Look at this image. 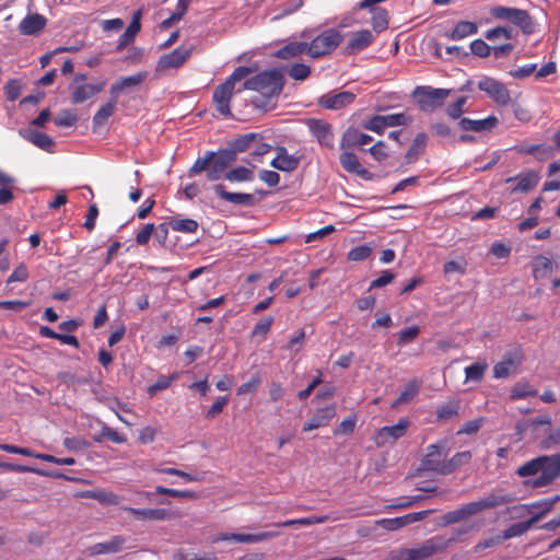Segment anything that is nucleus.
Here are the masks:
<instances>
[{"mask_svg": "<svg viewBox=\"0 0 560 560\" xmlns=\"http://www.w3.org/2000/svg\"><path fill=\"white\" fill-rule=\"evenodd\" d=\"M340 164L349 173L357 174L366 180L372 179V174L366 168L362 167L355 154L351 152L345 151L340 155Z\"/></svg>", "mask_w": 560, "mask_h": 560, "instance_id": "19", "label": "nucleus"}, {"mask_svg": "<svg viewBox=\"0 0 560 560\" xmlns=\"http://www.w3.org/2000/svg\"><path fill=\"white\" fill-rule=\"evenodd\" d=\"M558 268V264L551 261L545 256H537L533 261V275L536 280L546 278L555 269Z\"/></svg>", "mask_w": 560, "mask_h": 560, "instance_id": "28", "label": "nucleus"}, {"mask_svg": "<svg viewBox=\"0 0 560 560\" xmlns=\"http://www.w3.org/2000/svg\"><path fill=\"white\" fill-rule=\"evenodd\" d=\"M372 253V247L369 245H361L352 248L348 254V259L351 261H362L366 259Z\"/></svg>", "mask_w": 560, "mask_h": 560, "instance_id": "54", "label": "nucleus"}, {"mask_svg": "<svg viewBox=\"0 0 560 560\" xmlns=\"http://www.w3.org/2000/svg\"><path fill=\"white\" fill-rule=\"evenodd\" d=\"M458 411L459 400H451L438 408L436 417L441 421H446L458 416Z\"/></svg>", "mask_w": 560, "mask_h": 560, "instance_id": "41", "label": "nucleus"}, {"mask_svg": "<svg viewBox=\"0 0 560 560\" xmlns=\"http://www.w3.org/2000/svg\"><path fill=\"white\" fill-rule=\"evenodd\" d=\"M124 510L135 515L139 521H162L178 517L176 512L166 509H135L126 506Z\"/></svg>", "mask_w": 560, "mask_h": 560, "instance_id": "15", "label": "nucleus"}, {"mask_svg": "<svg viewBox=\"0 0 560 560\" xmlns=\"http://www.w3.org/2000/svg\"><path fill=\"white\" fill-rule=\"evenodd\" d=\"M47 20L38 13L27 14L19 24V31L23 35H35L44 30Z\"/></svg>", "mask_w": 560, "mask_h": 560, "instance_id": "18", "label": "nucleus"}, {"mask_svg": "<svg viewBox=\"0 0 560 560\" xmlns=\"http://www.w3.org/2000/svg\"><path fill=\"white\" fill-rule=\"evenodd\" d=\"M276 536V533L266 532L259 534H221L217 540H234L236 542H257Z\"/></svg>", "mask_w": 560, "mask_h": 560, "instance_id": "27", "label": "nucleus"}, {"mask_svg": "<svg viewBox=\"0 0 560 560\" xmlns=\"http://www.w3.org/2000/svg\"><path fill=\"white\" fill-rule=\"evenodd\" d=\"M307 52L306 42H290L275 51L273 56L279 59H291L301 56L303 52Z\"/></svg>", "mask_w": 560, "mask_h": 560, "instance_id": "26", "label": "nucleus"}, {"mask_svg": "<svg viewBox=\"0 0 560 560\" xmlns=\"http://www.w3.org/2000/svg\"><path fill=\"white\" fill-rule=\"evenodd\" d=\"M253 72L254 70L250 67H237L214 89L212 101L217 113L221 117L229 118L231 116L230 101L235 90L237 92H242L243 90L258 92L265 101L255 97L253 102L257 107H266L271 98L281 93L284 85V78L280 69L273 68L265 70L247 79Z\"/></svg>", "mask_w": 560, "mask_h": 560, "instance_id": "1", "label": "nucleus"}, {"mask_svg": "<svg viewBox=\"0 0 560 560\" xmlns=\"http://www.w3.org/2000/svg\"><path fill=\"white\" fill-rule=\"evenodd\" d=\"M479 90L487 93V95L498 105L505 106L511 101L510 91L503 84L502 82L490 78V77H483L478 82Z\"/></svg>", "mask_w": 560, "mask_h": 560, "instance_id": "10", "label": "nucleus"}, {"mask_svg": "<svg viewBox=\"0 0 560 560\" xmlns=\"http://www.w3.org/2000/svg\"><path fill=\"white\" fill-rule=\"evenodd\" d=\"M190 54L191 47L178 46L170 54L163 55L159 63L162 68H178L188 59Z\"/></svg>", "mask_w": 560, "mask_h": 560, "instance_id": "16", "label": "nucleus"}, {"mask_svg": "<svg viewBox=\"0 0 560 560\" xmlns=\"http://www.w3.org/2000/svg\"><path fill=\"white\" fill-rule=\"evenodd\" d=\"M75 497L78 498H91L97 500L102 504L106 505H117L120 503V497L113 493V492H106V491H92L86 490L82 491L80 493H77Z\"/></svg>", "mask_w": 560, "mask_h": 560, "instance_id": "30", "label": "nucleus"}, {"mask_svg": "<svg viewBox=\"0 0 560 560\" xmlns=\"http://www.w3.org/2000/svg\"><path fill=\"white\" fill-rule=\"evenodd\" d=\"M141 10H138L133 13L131 22L129 23L126 31L121 34L118 45L116 46V50L119 51L125 48L129 43L135 40L136 35L141 30Z\"/></svg>", "mask_w": 560, "mask_h": 560, "instance_id": "23", "label": "nucleus"}, {"mask_svg": "<svg viewBox=\"0 0 560 560\" xmlns=\"http://www.w3.org/2000/svg\"><path fill=\"white\" fill-rule=\"evenodd\" d=\"M539 180V176L536 172H528L523 176H520L517 185L513 188V191L528 192L534 189Z\"/></svg>", "mask_w": 560, "mask_h": 560, "instance_id": "39", "label": "nucleus"}, {"mask_svg": "<svg viewBox=\"0 0 560 560\" xmlns=\"http://www.w3.org/2000/svg\"><path fill=\"white\" fill-rule=\"evenodd\" d=\"M176 378V375H172L170 377H166V376H162L161 378H159L154 384H152L151 386H149L148 388V393L150 396H153L155 395L159 390H163V389H166L173 380Z\"/></svg>", "mask_w": 560, "mask_h": 560, "instance_id": "61", "label": "nucleus"}, {"mask_svg": "<svg viewBox=\"0 0 560 560\" xmlns=\"http://www.w3.org/2000/svg\"><path fill=\"white\" fill-rule=\"evenodd\" d=\"M514 500L515 498L511 494L490 493L479 501L467 503L457 510L445 513L441 518L440 526H447L462 522L470 516L477 515L485 510L509 504Z\"/></svg>", "mask_w": 560, "mask_h": 560, "instance_id": "4", "label": "nucleus"}, {"mask_svg": "<svg viewBox=\"0 0 560 560\" xmlns=\"http://www.w3.org/2000/svg\"><path fill=\"white\" fill-rule=\"evenodd\" d=\"M354 100L355 94L349 91H342L322 95L318 100V104L326 109L338 110L352 104Z\"/></svg>", "mask_w": 560, "mask_h": 560, "instance_id": "14", "label": "nucleus"}, {"mask_svg": "<svg viewBox=\"0 0 560 560\" xmlns=\"http://www.w3.org/2000/svg\"><path fill=\"white\" fill-rule=\"evenodd\" d=\"M372 16V26L374 31L382 32L388 26V14L384 9L375 8L371 10Z\"/></svg>", "mask_w": 560, "mask_h": 560, "instance_id": "43", "label": "nucleus"}, {"mask_svg": "<svg viewBox=\"0 0 560 560\" xmlns=\"http://www.w3.org/2000/svg\"><path fill=\"white\" fill-rule=\"evenodd\" d=\"M537 68L536 63H528L511 70L509 73L515 79H524L529 77Z\"/></svg>", "mask_w": 560, "mask_h": 560, "instance_id": "63", "label": "nucleus"}, {"mask_svg": "<svg viewBox=\"0 0 560 560\" xmlns=\"http://www.w3.org/2000/svg\"><path fill=\"white\" fill-rule=\"evenodd\" d=\"M455 541V537H451L450 539H444L441 536H435L427 539L417 548H410L404 550V556L406 560H421L432 557L438 552H442L447 549V547Z\"/></svg>", "mask_w": 560, "mask_h": 560, "instance_id": "6", "label": "nucleus"}, {"mask_svg": "<svg viewBox=\"0 0 560 560\" xmlns=\"http://www.w3.org/2000/svg\"><path fill=\"white\" fill-rule=\"evenodd\" d=\"M467 96H459L455 102L451 103L446 107V114L453 118L457 119L464 113V106L467 103Z\"/></svg>", "mask_w": 560, "mask_h": 560, "instance_id": "51", "label": "nucleus"}, {"mask_svg": "<svg viewBox=\"0 0 560 560\" xmlns=\"http://www.w3.org/2000/svg\"><path fill=\"white\" fill-rule=\"evenodd\" d=\"M147 72H137L132 75L121 78L110 86V96L117 100L119 94L126 89L140 85L147 78Z\"/></svg>", "mask_w": 560, "mask_h": 560, "instance_id": "21", "label": "nucleus"}, {"mask_svg": "<svg viewBox=\"0 0 560 560\" xmlns=\"http://www.w3.org/2000/svg\"><path fill=\"white\" fill-rule=\"evenodd\" d=\"M425 142H413L405 154L406 164L416 162L424 153Z\"/></svg>", "mask_w": 560, "mask_h": 560, "instance_id": "55", "label": "nucleus"}, {"mask_svg": "<svg viewBox=\"0 0 560 560\" xmlns=\"http://www.w3.org/2000/svg\"><path fill=\"white\" fill-rule=\"evenodd\" d=\"M537 392L527 383L516 384L511 390V398L518 399L527 396H536Z\"/></svg>", "mask_w": 560, "mask_h": 560, "instance_id": "50", "label": "nucleus"}, {"mask_svg": "<svg viewBox=\"0 0 560 560\" xmlns=\"http://www.w3.org/2000/svg\"><path fill=\"white\" fill-rule=\"evenodd\" d=\"M77 121V115L74 112L65 109L58 113L55 117V124L59 127H70Z\"/></svg>", "mask_w": 560, "mask_h": 560, "instance_id": "52", "label": "nucleus"}, {"mask_svg": "<svg viewBox=\"0 0 560 560\" xmlns=\"http://www.w3.org/2000/svg\"><path fill=\"white\" fill-rule=\"evenodd\" d=\"M117 100L110 98L109 102L103 104L98 110L95 113L93 117V124L96 126H102L106 124L108 118L114 114L116 108Z\"/></svg>", "mask_w": 560, "mask_h": 560, "instance_id": "36", "label": "nucleus"}, {"mask_svg": "<svg viewBox=\"0 0 560 560\" xmlns=\"http://www.w3.org/2000/svg\"><path fill=\"white\" fill-rule=\"evenodd\" d=\"M421 387V381L412 380L410 381L405 389L399 394L396 400L393 402L392 407H397L401 404H406L410 401L417 394L419 393Z\"/></svg>", "mask_w": 560, "mask_h": 560, "instance_id": "33", "label": "nucleus"}, {"mask_svg": "<svg viewBox=\"0 0 560 560\" xmlns=\"http://www.w3.org/2000/svg\"><path fill=\"white\" fill-rule=\"evenodd\" d=\"M478 32V27L474 22L460 21L453 31L447 35L453 40L465 38L466 36L474 35Z\"/></svg>", "mask_w": 560, "mask_h": 560, "instance_id": "32", "label": "nucleus"}, {"mask_svg": "<svg viewBox=\"0 0 560 560\" xmlns=\"http://www.w3.org/2000/svg\"><path fill=\"white\" fill-rule=\"evenodd\" d=\"M4 95L8 101L14 102L16 101L21 95V84L19 80L11 79L8 81V83L4 86Z\"/></svg>", "mask_w": 560, "mask_h": 560, "instance_id": "53", "label": "nucleus"}, {"mask_svg": "<svg viewBox=\"0 0 560 560\" xmlns=\"http://www.w3.org/2000/svg\"><path fill=\"white\" fill-rule=\"evenodd\" d=\"M515 370H516V365H515L514 361L511 359H509V360L505 359L494 365L493 374H494V377L501 378V377L509 376Z\"/></svg>", "mask_w": 560, "mask_h": 560, "instance_id": "47", "label": "nucleus"}, {"mask_svg": "<svg viewBox=\"0 0 560 560\" xmlns=\"http://www.w3.org/2000/svg\"><path fill=\"white\" fill-rule=\"evenodd\" d=\"M343 35L336 28H328L307 43V55L314 59L331 54L342 42Z\"/></svg>", "mask_w": 560, "mask_h": 560, "instance_id": "5", "label": "nucleus"}, {"mask_svg": "<svg viewBox=\"0 0 560 560\" xmlns=\"http://www.w3.org/2000/svg\"><path fill=\"white\" fill-rule=\"evenodd\" d=\"M500 37H504L505 39L512 38V30L503 26H498L495 28L488 30L486 32V38L489 40H493Z\"/></svg>", "mask_w": 560, "mask_h": 560, "instance_id": "60", "label": "nucleus"}, {"mask_svg": "<svg viewBox=\"0 0 560 560\" xmlns=\"http://www.w3.org/2000/svg\"><path fill=\"white\" fill-rule=\"evenodd\" d=\"M540 521V515H533L530 518L511 525L502 533V538L504 540L510 539L512 537L521 536L525 534L529 528H532L537 522Z\"/></svg>", "mask_w": 560, "mask_h": 560, "instance_id": "29", "label": "nucleus"}, {"mask_svg": "<svg viewBox=\"0 0 560 560\" xmlns=\"http://www.w3.org/2000/svg\"><path fill=\"white\" fill-rule=\"evenodd\" d=\"M261 380L257 374L253 376L248 382L242 384L237 389V395H245L257 390Z\"/></svg>", "mask_w": 560, "mask_h": 560, "instance_id": "64", "label": "nucleus"}, {"mask_svg": "<svg viewBox=\"0 0 560 560\" xmlns=\"http://www.w3.org/2000/svg\"><path fill=\"white\" fill-rule=\"evenodd\" d=\"M388 127L389 117L384 115H375L364 124V129L371 130L377 135H382Z\"/></svg>", "mask_w": 560, "mask_h": 560, "instance_id": "40", "label": "nucleus"}, {"mask_svg": "<svg viewBox=\"0 0 560 560\" xmlns=\"http://www.w3.org/2000/svg\"><path fill=\"white\" fill-rule=\"evenodd\" d=\"M470 50L474 55L486 58L491 54V47L482 39H475L470 43Z\"/></svg>", "mask_w": 560, "mask_h": 560, "instance_id": "56", "label": "nucleus"}, {"mask_svg": "<svg viewBox=\"0 0 560 560\" xmlns=\"http://www.w3.org/2000/svg\"><path fill=\"white\" fill-rule=\"evenodd\" d=\"M409 423L407 419L401 418L395 425L380 429L375 435L376 445L382 447L388 443H394L406 433Z\"/></svg>", "mask_w": 560, "mask_h": 560, "instance_id": "12", "label": "nucleus"}, {"mask_svg": "<svg viewBox=\"0 0 560 560\" xmlns=\"http://www.w3.org/2000/svg\"><path fill=\"white\" fill-rule=\"evenodd\" d=\"M471 459V453L469 451L459 452L455 454L451 459L445 460L443 469L444 475H450L458 469L460 466L467 464Z\"/></svg>", "mask_w": 560, "mask_h": 560, "instance_id": "34", "label": "nucleus"}, {"mask_svg": "<svg viewBox=\"0 0 560 560\" xmlns=\"http://www.w3.org/2000/svg\"><path fill=\"white\" fill-rule=\"evenodd\" d=\"M433 512H434L433 510H425V511L410 513V514L395 517V518H384V520L377 521L376 524L386 530H397V529L405 527L407 525H410L415 522H419V521L427 518Z\"/></svg>", "mask_w": 560, "mask_h": 560, "instance_id": "13", "label": "nucleus"}, {"mask_svg": "<svg viewBox=\"0 0 560 560\" xmlns=\"http://www.w3.org/2000/svg\"><path fill=\"white\" fill-rule=\"evenodd\" d=\"M222 178H225L230 182H249L253 180L254 173L252 170L245 166H237L225 172Z\"/></svg>", "mask_w": 560, "mask_h": 560, "instance_id": "38", "label": "nucleus"}, {"mask_svg": "<svg viewBox=\"0 0 560 560\" xmlns=\"http://www.w3.org/2000/svg\"><path fill=\"white\" fill-rule=\"evenodd\" d=\"M168 224L174 231L185 232V233H192V232H196L198 229L197 221H195L192 219H182V220L171 219L168 221Z\"/></svg>", "mask_w": 560, "mask_h": 560, "instance_id": "44", "label": "nucleus"}, {"mask_svg": "<svg viewBox=\"0 0 560 560\" xmlns=\"http://www.w3.org/2000/svg\"><path fill=\"white\" fill-rule=\"evenodd\" d=\"M498 124V118L495 116H489L485 119H470V118H462L458 121L460 129L466 131H486L491 130Z\"/></svg>", "mask_w": 560, "mask_h": 560, "instance_id": "22", "label": "nucleus"}, {"mask_svg": "<svg viewBox=\"0 0 560 560\" xmlns=\"http://www.w3.org/2000/svg\"><path fill=\"white\" fill-rule=\"evenodd\" d=\"M300 159L293 155L276 156L271 161V166L282 172H292L299 165Z\"/></svg>", "mask_w": 560, "mask_h": 560, "instance_id": "35", "label": "nucleus"}, {"mask_svg": "<svg viewBox=\"0 0 560 560\" xmlns=\"http://www.w3.org/2000/svg\"><path fill=\"white\" fill-rule=\"evenodd\" d=\"M490 14L494 19L504 20L513 23L526 34L533 32V21L529 13L526 10L495 5L491 8Z\"/></svg>", "mask_w": 560, "mask_h": 560, "instance_id": "8", "label": "nucleus"}, {"mask_svg": "<svg viewBox=\"0 0 560 560\" xmlns=\"http://www.w3.org/2000/svg\"><path fill=\"white\" fill-rule=\"evenodd\" d=\"M540 476L535 479L524 480L527 488H542L553 483L560 477V453L553 455H540L520 466L516 474L520 477Z\"/></svg>", "mask_w": 560, "mask_h": 560, "instance_id": "3", "label": "nucleus"}, {"mask_svg": "<svg viewBox=\"0 0 560 560\" xmlns=\"http://www.w3.org/2000/svg\"><path fill=\"white\" fill-rule=\"evenodd\" d=\"M311 72V67L305 63H294L288 70L289 77L295 81L306 80Z\"/></svg>", "mask_w": 560, "mask_h": 560, "instance_id": "46", "label": "nucleus"}, {"mask_svg": "<svg viewBox=\"0 0 560 560\" xmlns=\"http://www.w3.org/2000/svg\"><path fill=\"white\" fill-rule=\"evenodd\" d=\"M308 129L317 140H325L332 137L331 127L328 122L320 119H310L307 121Z\"/></svg>", "mask_w": 560, "mask_h": 560, "instance_id": "31", "label": "nucleus"}, {"mask_svg": "<svg viewBox=\"0 0 560 560\" xmlns=\"http://www.w3.org/2000/svg\"><path fill=\"white\" fill-rule=\"evenodd\" d=\"M419 334L420 328L419 326L416 325L401 330L398 336V345H406L412 342L418 338Z\"/></svg>", "mask_w": 560, "mask_h": 560, "instance_id": "57", "label": "nucleus"}, {"mask_svg": "<svg viewBox=\"0 0 560 560\" xmlns=\"http://www.w3.org/2000/svg\"><path fill=\"white\" fill-rule=\"evenodd\" d=\"M386 116L389 117V127L406 126L412 120L411 116L406 112L387 114Z\"/></svg>", "mask_w": 560, "mask_h": 560, "instance_id": "62", "label": "nucleus"}, {"mask_svg": "<svg viewBox=\"0 0 560 560\" xmlns=\"http://www.w3.org/2000/svg\"><path fill=\"white\" fill-rule=\"evenodd\" d=\"M215 194L223 200L235 203V205H246L254 206L256 203V199L252 194H242V192H230L225 190V187L222 184H218L213 187Z\"/></svg>", "mask_w": 560, "mask_h": 560, "instance_id": "20", "label": "nucleus"}, {"mask_svg": "<svg viewBox=\"0 0 560 560\" xmlns=\"http://www.w3.org/2000/svg\"><path fill=\"white\" fill-rule=\"evenodd\" d=\"M560 501V495H555L550 499H547V500H544V501H540V502H535V503H532V504H524V505H518V506H514L513 510L514 511H523L524 508H535L536 505H544V510L542 511H539L536 515H540V520L547 514L549 513L550 511H552L555 504L557 502Z\"/></svg>", "mask_w": 560, "mask_h": 560, "instance_id": "42", "label": "nucleus"}, {"mask_svg": "<svg viewBox=\"0 0 560 560\" xmlns=\"http://www.w3.org/2000/svg\"><path fill=\"white\" fill-rule=\"evenodd\" d=\"M487 368L486 363H474L466 368V380L480 382L483 377L485 370Z\"/></svg>", "mask_w": 560, "mask_h": 560, "instance_id": "49", "label": "nucleus"}, {"mask_svg": "<svg viewBox=\"0 0 560 560\" xmlns=\"http://www.w3.org/2000/svg\"><path fill=\"white\" fill-rule=\"evenodd\" d=\"M57 377L67 386L86 384L89 381L70 372H59Z\"/></svg>", "mask_w": 560, "mask_h": 560, "instance_id": "59", "label": "nucleus"}, {"mask_svg": "<svg viewBox=\"0 0 560 560\" xmlns=\"http://www.w3.org/2000/svg\"><path fill=\"white\" fill-rule=\"evenodd\" d=\"M446 444V441H441L436 444L430 445L428 447V453L422 458L420 466L417 469V474L423 471H433L440 475H444L443 469H445V457L448 453Z\"/></svg>", "mask_w": 560, "mask_h": 560, "instance_id": "7", "label": "nucleus"}, {"mask_svg": "<svg viewBox=\"0 0 560 560\" xmlns=\"http://www.w3.org/2000/svg\"><path fill=\"white\" fill-rule=\"evenodd\" d=\"M9 470L16 471V472H34V474H37L40 476H46V477H51V478L69 479L66 475H63L62 472H59V471L44 470V469L33 468V467L20 465V464H12V466H9Z\"/></svg>", "mask_w": 560, "mask_h": 560, "instance_id": "37", "label": "nucleus"}, {"mask_svg": "<svg viewBox=\"0 0 560 560\" xmlns=\"http://www.w3.org/2000/svg\"><path fill=\"white\" fill-rule=\"evenodd\" d=\"M104 439H108L118 444L126 442V438L124 435L107 425H104L100 434L94 436L95 442H102Z\"/></svg>", "mask_w": 560, "mask_h": 560, "instance_id": "48", "label": "nucleus"}, {"mask_svg": "<svg viewBox=\"0 0 560 560\" xmlns=\"http://www.w3.org/2000/svg\"><path fill=\"white\" fill-rule=\"evenodd\" d=\"M327 515L323 516H311V517H303L298 520H290L282 523H277L276 526L278 527H290L293 525H313V524H319L328 521Z\"/></svg>", "mask_w": 560, "mask_h": 560, "instance_id": "45", "label": "nucleus"}, {"mask_svg": "<svg viewBox=\"0 0 560 560\" xmlns=\"http://www.w3.org/2000/svg\"><path fill=\"white\" fill-rule=\"evenodd\" d=\"M374 40V36L371 31L362 30L355 33L347 45L349 54H353L369 47Z\"/></svg>", "mask_w": 560, "mask_h": 560, "instance_id": "24", "label": "nucleus"}, {"mask_svg": "<svg viewBox=\"0 0 560 560\" xmlns=\"http://www.w3.org/2000/svg\"><path fill=\"white\" fill-rule=\"evenodd\" d=\"M336 416V407L335 405L327 406L325 408L317 409L316 413L313 418L307 421L303 431L308 432L328 424V422Z\"/></svg>", "mask_w": 560, "mask_h": 560, "instance_id": "17", "label": "nucleus"}, {"mask_svg": "<svg viewBox=\"0 0 560 560\" xmlns=\"http://www.w3.org/2000/svg\"><path fill=\"white\" fill-rule=\"evenodd\" d=\"M122 536H114L109 541L95 544L90 548V555L115 553L122 549L125 545Z\"/></svg>", "mask_w": 560, "mask_h": 560, "instance_id": "25", "label": "nucleus"}, {"mask_svg": "<svg viewBox=\"0 0 560 560\" xmlns=\"http://www.w3.org/2000/svg\"><path fill=\"white\" fill-rule=\"evenodd\" d=\"M248 148V142H234L233 147L221 149L217 152L208 151L202 158H198L190 168L191 174L207 172V178L211 182L221 179L228 166L236 160L237 152Z\"/></svg>", "mask_w": 560, "mask_h": 560, "instance_id": "2", "label": "nucleus"}, {"mask_svg": "<svg viewBox=\"0 0 560 560\" xmlns=\"http://www.w3.org/2000/svg\"><path fill=\"white\" fill-rule=\"evenodd\" d=\"M85 80V75L83 74H77L74 77L73 85L71 86V100L72 103L79 104L83 103L86 100L91 98L92 96L100 93L103 89L105 83H97V84H88L83 83Z\"/></svg>", "mask_w": 560, "mask_h": 560, "instance_id": "11", "label": "nucleus"}, {"mask_svg": "<svg viewBox=\"0 0 560 560\" xmlns=\"http://www.w3.org/2000/svg\"><path fill=\"white\" fill-rule=\"evenodd\" d=\"M503 541H504V539L502 538V535H495V536L486 538V539L479 541L474 547V552H480L485 549L497 547V546L501 545Z\"/></svg>", "mask_w": 560, "mask_h": 560, "instance_id": "58", "label": "nucleus"}, {"mask_svg": "<svg viewBox=\"0 0 560 560\" xmlns=\"http://www.w3.org/2000/svg\"><path fill=\"white\" fill-rule=\"evenodd\" d=\"M450 94L451 90L434 89L431 86H418L415 90L417 103L423 112H433L441 107Z\"/></svg>", "mask_w": 560, "mask_h": 560, "instance_id": "9", "label": "nucleus"}]
</instances>
